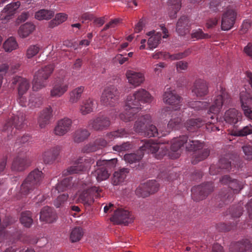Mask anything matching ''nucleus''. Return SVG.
I'll use <instances>...</instances> for the list:
<instances>
[{
    "instance_id": "obj_1",
    "label": "nucleus",
    "mask_w": 252,
    "mask_h": 252,
    "mask_svg": "<svg viewBox=\"0 0 252 252\" xmlns=\"http://www.w3.org/2000/svg\"><path fill=\"white\" fill-rule=\"evenodd\" d=\"M182 99L176 91L171 88H166L163 94V102L175 107L174 110H171V107H166L162 110L163 118L171 117L168 124V128L170 129L178 128L182 121V115L180 111Z\"/></svg>"
},
{
    "instance_id": "obj_2",
    "label": "nucleus",
    "mask_w": 252,
    "mask_h": 252,
    "mask_svg": "<svg viewBox=\"0 0 252 252\" xmlns=\"http://www.w3.org/2000/svg\"><path fill=\"white\" fill-rule=\"evenodd\" d=\"M152 99L149 92L143 89L129 94L126 100L125 111L119 115L120 119L125 122L133 121L137 116L138 110L141 109V103H150Z\"/></svg>"
},
{
    "instance_id": "obj_3",
    "label": "nucleus",
    "mask_w": 252,
    "mask_h": 252,
    "mask_svg": "<svg viewBox=\"0 0 252 252\" xmlns=\"http://www.w3.org/2000/svg\"><path fill=\"white\" fill-rule=\"evenodd\" d=\"M43 178V173L38 169L31 171L22 184L17 199H19L24 196L30 194H37L39 190L38 187Z\"/></svg>"
},
{
    "instance_id": "obj_4",
    "label": "nucleus",
    "mask_w": 252,
    "mask_h": 252,
    "mask_svg": "<svg viewBox=\"0 0 252 252\" xmlns=\"http://www.w3.org/2000/svg\"><path fill=\"white\" fill-rule=\"evenodd\" d=\"M189 143L187 146V150L193 152L191 162L193 164L206 159L210 155V150L205 148V143L199 140L194 139L190 136Z\"/></svg>"
},
{
    "instance_id": "obj_5",
    "label": "nucleus",
    "mask_w": 252,
    "mask_h": 252,
    "mask_svg": "<svg viewBox=\"0 0 252 252\" xmlns=\"http://www.w3.org/2000/svg\"><path fill=\"white\" fill-rule=\"evenodd\" d=\"M231 98L225 89L220 87V90L214 97L212 105L208 112L207 118L214 120L216 115L220 112L223 105H226L230 102Z\"/></svg>"
},
{
    "instance_id": "obj_6",
    "label": "nucleus",
    "mask_w": 252,
    "mask_h": 252,
    "mask_svg": "<svg viewBox=\"0 0 252 252\" xmlns=\"http://www.w3.org/2000/svg\"><path fill=\"white\" fill-rule=\"evenodd\" d=\"M25 115L21 111H18L16 115L11 116L4 125L2 131L6 132L7 136L10 137L13 133H15L17 129L23 128L25 123Z\"/></svg>"
},
{
    "instance_id": "obj_7",
    "label": "nucleus",
    "mask_w": 252,
    "mask_h": 252,
    "mask_svg": "<svg viewBox=\"0 0 252 252\" xmlns=\"http://www.w3.org/2000/svg\"><path fill=\"white\" fill-rule=\"evenodd\" d=\"M157 143H152L150 141L143 143L136 153L125 154V160L130 164L139 161L143 157L144 152L147 153H154L159 149Z\"/></svg>"
},
{
    "instance_id": "obj_8",
    "label": "nucleus",
    "mask_w": 252,
    "mask_h": 252,
    "mask_svg": "<svg viewBox=\"0 0 252 252\" xmlns=\"http://www.w3.org/2000/svg\"><path fill=\"white\" fill-rule=\"evenodd\" d=\"M54 68L52 64H49L42 67L35 73L32 82L34 91H38L47 86V80L52 73Z\"/></svg>"
},
{
    "instance_id": "obj_9",
    "label": "nucleus",
    "mask_w": 252,
    "mask_h": 252,
    "mask_svg": "<svg viewBox=\"0 0 252 252\" xmlns=\"http://www.w3.org/2000/svg\"><path fill=\"white\" fill-rule=\"evenodd\" d=\"M111 124L109 117L99 114L88 121L87 127L91 130L101 131L107 129Z\"/></svg>"
},
{
    "instance_id": "obj_10",
    "label": "nucleus",
    "mask_w": 252,
    "mask_h": 252,
    "mask_svg": "<svg viewBox=\"0 0 252 252\" xmlns=\"http://www.w3.org/2000/svg\"><path fill=\"white\" fill-rule=\"evenodd\" d=\"M119 99V93L117 88L114 86H110L104 90L100 101L104 105L113 107L118 103Z\"/></svg>"
},
{
    "instance_id": "obj_11",
    "label": "nucleus",
    "mask_w": 252,
    "mask_h": 252,
    "mask_svg": "<svg viewBox=\"0 0 252 252\" xmlns=\"http://www.w3.org/2000/svg\"><path fill=\"white\" fill-rule=\"evenodd\" d=\"M206 124L205 127L209 131H219V127L214 125V122H206L205 119L201 118L191 119L188 120L186 123V126L189 132L196 131L198 128Z\"/></svg>"
},
{
    "instance_id": "obj_12",
    "label": "nucleus",
    "mask_w": 252,
    "mask_h": 252,
    "mask_svg": "<svg viewBox=\"0 0 252 252\" xmlns=\"http://www.w3.org/2000/svg\"><path fill=\"white\" fill-rule=\"evenodd\" d=\"M29 149L28 147L24 146L18 150V155L14 158L12 164L11 168L12 170L18 172L23 171L29 166L26 156Z\"/></svg>"
},
{
    "instance_id": "obj_13",
    "label": "nucleus",
    "mask_w": 252,
    "mask_h": 252,
    "mask_svg": "<svg viewBox=\"0 0 252 252\" xmlns=\"http://www.w3.org/2000/svg\"><path fill=\"white\" fill-rule=\"evenodd\" d=\"M190 138V137L189 138L187 135H182L174 138L171 143V151L169 153L170 158L172 159L178 158L180 156L181 151L185 145L187 149V146Z\"/></svg>"
},
{
    "instance_id": "obj_14",
    "label": "nucleus",
    "mask_w": 252,
    "mask_h": 252,
    "mask_svg": "<svg viewBox=\"0 0 252 252\" xmlns=\"http://www.w3.org/2000/svg\"><path fill=\"white\" fill-rule=\"evenodd\" d=\"M214 185L212 183H207L191 189V197L195 201L203 200L213 191Z\"/></svg>"
},
{
    "instance_id": "obj_15",
    "label": "nucleus",
    "mask_w": 252,
    "mask_h": 252,
    "mask_svg": "<svg viewBox=\"0 0 252 252\" xmlns=\"http://www.w3.org/2000/svg\"><path fill=\"white\" fill-rule=\"evenodd\" d=\"M69 83L63 78L55 79L50 90L52 97L58 98L63 96L68 90Z\"/></svg>"
},
{
    "instance_id": "obj_16",
    "label": "nucleus",
    "mask_w": 252,
    "mask_h": 252,
    "mask_svg": "<svg viewBox=\"0 0 252 252\" xmlns=\"http://www.w3.org/2000/svg\"><path fill=\"white\" fill-rule=\"evenodd\" d=\"M240 100L241 108L245 116L250 121H252V94L246 91H242L240 94Z\"/></svg>"
},
{
    "instance_id": "obj_17",
    "label": "nucleus",
    "mask_w": 252,
    "mask_h": 252,
    "mask_svg": "<svg viewBox=\"0 0 252 252\" xmlns=\"http://www.w3.org/2000/svg\"><path fill=\"white\" fill-rule=\"evenodd\" d=\"M159 184L155 180H150L141 185L135 190L136 194L139 197H146L154 193L158 189Z\"/></svg>"
},
{
    "instance_id": "obj_18",
    "label": "nucleus",
    "mask_w": 252,
    "mask_h": 252,
    "mask_svg": "<svg viewBox=\"0 0 252 252\" xmlns=\"http://www.w3.org/2000/svg\"><path fill=\"white\" fill-rule=\"evenodd\" d=\"M110 220L116 224L124 223L127 225L134 220L132 214L123 209H118L114 211V215L111 217Z\"/></svg>"
},
{
    "instance_id": "obj_19",
    "label": "nucleus",
    "mask_w": 252,
    "mask_h": 252,
    "mask_svg": "<svg viewBox=\"0 0 252 252\" xmlns=\"http://www.w3.org/2000/svg\"><path fill=\"white\" fill-rule=\"evenodd\" d=\"M101 190L96 187L90 188L81 192L78 198L80 202L85 204H91L94 201V197H100Z\"/></svg>"
},
{
    "instance_id": "obj_20",
    "label": "nucleus",
    "mask_w": 252,
    "mask_h": 252,
    "mask_svg": "<svg viewBox=\"0 0 252 252\" xmlns=\"http://www.w3.org/2000/svg\"><path fill=\"white\" fill-rule=\"evenodd\" d=\"M72 125L71 119L65 117L58 121L54 128V134L58 136H63L70 131Z\"/></svg>"
},
{
    "instance_id": "obj_21",
    "label": "nucleus",
    "mask_w": 252,
    "mask_h": 252,
    "mask_svg": "<svg viewBox=\"0 0 252 252\" xmlns=\"http://www.w3.org/2000/svg\"><path fill=\"white\" fill-rule=\"evenodd\" d=\"M236 17V12L233 10H228L221 18V29L223 31L231 29L235 23Z\"/></svg>"
},
{
    "instance_id": "obj_22",
    "label": "nucleus",
    "mask_w": 252,
    "mask_h": 252,
    "mask_svg": "<svg viewBox=\"0 0 252 252\" xmlns=\"http://www.w3.org/2000/svg\"><path fill=\"white\" fill-rule=\"evenodd\" d=\"M137 117H138L137 120L135 122L133 126L134 130L136 132L143 135L146 127L151 122V116L148 114L140 116V115L137 114V116L136 118Z\"/></svg>"
},
{
    "instance_id": "obj_23",
    "label": "nucleus",
    "mask_w": 252,
    "mask_h": 252,
    "mask_svg": "<svg viewBox=\"0 0 252 252\" xmlns=\"http://www.w3.org/2000/svg\"><path fill=\"white\" fill-rule=\"evenodd\" d=\"M192 93L198 97H202L208 93V87L207 82L201 79L196 80L192 87Z\"/></svg>"
},
{
    "instance_id": "obj_24",
    "label": "nucleus",
    "mask_w": 252,
    "mask_h": 252,
    "mask_svg": "<svg viewBox=\"0 0 252 252\" xmlns=\"http://www.w3.org/2000/svg\"><path fill=\"white\" fill-rule=\"evenodd\" d=\"M53 110L51 107L49 106L44 109L39 114L37 119V123L41 128H45L50 124V120L53 117Z\"/></svg>"
},
{
    "instance_id": "obj_25",
    "label": "nucleus",
    "mask_w": 252,
    "mask_h": 252,
    "mask_svg": "<svg viewBox=\"0 0 252 252\" xmlns=\"http://www.w3.org/2000/svg\"><path fill=\"white\" fill-rule=\"evenodd\" d=\"M61 148L57 146L47 150L42 154L43 160L45 164H51L59 155Z\"/></svg>"
},
{
    "instance_id": "obj_26",
    "label": "nucleus",
    "mask_w": 252,
    "mask_h": 252,
    "mask_svg": "<svg viewBox=\"0 0 252 252\" xmlns=\"http://www.w3.org/2000/svg\"><path fill=\"white\" fill-rule=\"evenodd\" d=\"M126 76L129 83L134 87L140 86L145 79L144 76L142 73L133 70H127L126 72Z\"/></svg>"
},
{
    "instance_id": "obj_27",
    "label": "nucleus",
    "mask_w": 252,
    "mask_h": 252,
    "mask_svg": "<svg viewBox=\"0 0 252 252\" xmlns=\"http://www.w3.org/2000/svg\"><path fill=\"white\" fill-rule=\"evenodd\" d=\"M57 215L54 209L50 207H44L40 212V220L47 223H52L56 220Z\"/></svg>"
},
{
    "instance_id": "obj_28",
    "label": "nucleus",
    "mask_w": 252,
    "mask_h": 252,
    "mask_svg": "<svg viewBox=\"0 0 252 252\" xmlns=\"http://www.w3.org/2000/svg\"><path fill=\"white\" fill-rule=\"evenodd\" d=\"M97 105V102L94 99L89 98L82 101L79 107V111L83 115H86L93 112Z\"/></svg>"
},
{
    "instance_id": "obj_29",
    "label": "nucleus",
    "mask_w": 252,
    "mask_h": 252,
    "mask_svg": "<svg viewBox=\"0 0 252 252\" xmlns=\"http://www.w3.org/2000/svg\"><path fill=\"white\" fill-rule=\"evenodd\" d=\"M168 130H158L157 127L153 125H149L147 126L146 129L144 131V133L143 135L145 136H148L149 137H160L162 136H165L168 133H169L172 129H170L167 127Z\"/></svg>"
},
{
    "instance_id": "obj_30",
    "label": "nucleus",
    "mask_w": 252,
    "mask_h": 252,
    "mask_svg": "<svg viewBox=\"0 0 252 252\" xmlns=\"http://www.w3.org/2000/svg\"><path fill=\"white\" fill-rule=\"evenodd\" d=\"M13 84H18V95H23L30 88V83L28 80L20 76H16L12 79Z\"/></svg>"
},
{
    "instance_id": "obj_31",
    "label": "nucleus",
    "mask_w": 252,
    "mask_h": 252,
    "mask_svg": "<svg viewBox=\"0 0 252 252\" xmlns=\"http://www.w3.org/2000/svg\"><path fill=\"white\" fill-rule=\"evenodd\" d=\"M190 25L189 18L185 16H182L178 20L176 30L180 35H184L189 32Z\"/></svg>"
},
{
    "instance_id": "obj_32",
    "label": "nucleus",
    "mask_w": 252,
    "mask_h": 252,
    "mask_svg": "<svg viewBox=\"0 0 252 252\" xmlns=\"http://www.w3.org/2000/svg\"><path fill=\"white\" fill-rule=\"evenodd\" d=\"M241 116V113L236 109H230L225 112L224 119L226 123L231 125H235L237 123Z\"/></svg>"
},
{
    "instance_id": "obj_33",
    "label": "nucleus",
    "mask_w": 252,
    "mask_h": 252,
    "mask_svg": "<svg viewBox=\"0 0 252 252\" xmlns=\"http://www.w3.org/2000/svg\"><path fill=\"white\" fill-rule=\"evenodd\" d=\"M91 133L86 128H79L72 134V138L74 142L81 143L86 140Z\"/></svg>"
},
{
    "instance_id": "obj_34",
    "label": "nucleus",
    "mask_w": 252,
    "mask_h": 252,
    "mask_svg": "<svg viewBox=\"0 0 252 252\" xmlns=\"http://www.w3.org/2000/svg\"><path fill=\"white\" fill-rule=\"evenodd\" d=\"M107 145V142L104 138H99L95 140L93 144L86 145L83 149V152L84 153L92 152L95 151L96 149L105 147Z\"/></svg>"
},
{
    "instance_id": "obj_35",
    "label": "nucleus",
    "mask_w": 252,
    "mask_h": 252,
    "mask_svg": "<svg viewBox=\"0 0 252 252\" xmlns=\"http://www.w3.org/2000/svg\"><path fill=\"white\" fill-rule=\"evenodd\" d=\"M128 172L129 170L127 168H123L115 172L112 180L113 185L117 186L123 183Z\"/></svg>"
},
{
    "instance_id": "obj_36",
    "label": "nucleus",
    "mask_w": 252,
    "mask_h": 252,
    "mask_svg": "<svg viewBox=\"0 0 252 252\" xmlns=\"http://www.w3.org/2000/svg\"><path fill=\"white\" fill-rule=\"evenodd\" d=\"M109 175L107 169L103 166H97L95 170L91 173L92 177H94L99 182L106 180Z\"/></svg>"
},
{
    "instance_id": "obj_37",
    "label": "nucleus",
    "mask_w": 252,
    "mask_h": 252,
    "mask_svg": "<svg viewBox=\"0 0 252 252\" xmlns=\"http://www.w3.org/2000/svg\"><path fill=\"white\" fill-rule=\"evenodd\" d=\"M252 240L248 239H243L235 244V252H251Z\"/></svg>"
},
{
    "instance_id": "obj_38",
    "label": "nucleus",
    "mask_w": 252,
    "mask_h": 252,
    "mask_svg": "<svg viewBox=\"0 0 252 252\" xmlns=\"http://www.w3.org/2000/svg\"><path fill=\"white\" fill-rule=\"evenodd\" d=\"M147 35L151 36L148 40V45L150 49L156 48L159 43L161 39V34L160 32L151 31L147 33Z\"/></svg>"
},
{
    "instance_id": "obj_39",
    "label": "nucleus",
    "mask_w": 252,
    "mask_h": 252,
    "mask_svg": "<svg viewBox=\"0 0 252 252\" xmlns=\"http://www.w3.org/2000/svg\"><path fill=\"white\" fill-rule=\"evenodd\" d=\"M86 165L78 163V158L74 161L73 165L63 172L64 176L78 173L85 170Z\"/></svg>"
},
{
    "instance_id": "obj_40",
    "label": "nucleus",
    "mask_w": 252,
    "mask_h": 252,
    "mask_svg": "<svg viewBox=\"0 0 252 252\" xmlns=\"http://www.w3.org/2000/svg\"><path fill=\"white\" fill-rule=\"evenodd\" d=\"M34 26L31 23H26L20 26L18 33L20 37L25 38L29 36L34 30Z\"/></svg>"
},
{
    "instance_id": "obj_41",
    "label": "nucleus",
    "mask_w": 252,
    "mask_h": 252,
    "mask_svg": "<svg viewBox=\"0 0 252 252\" xmlns=\"http://www.w3.org/2000/svg\"><path fill=\"white\" fill-rule=\"evenodd\" d=\"M54 14L52 10L43 9L35 12L34 16L38 20H48L51 19Z\"/></svg>"
},
{
    "instance_id": "obj_42",
    "label": "nucleus",
    "mask_w": 252,
    "mask_h": 252,
    "mask_svg": "<svg viewBox=\"0 0 252 252\" xmlns=\"http://www.w3.org/2000/svg\"><path fill=\"white\" fill-rule=\"evenodd\" d=\"M20 2L17 1L11 2L7 4L3 9V11L6 13L5 18L8 19L10 17L14 15L16 10L19 7Z\"/></svg>"
},
{
    "instance_id": "obj_43",
    "label": "nucleus",
    "mask_w": 252,
    "mask_h": 252,
    "mask_svg": "<svg viewBox=\"0 0 252 252\" xmlns=\"http://www.w3.org/2000/svg\"><path fill=\"white\" fill-rule=\"evenodd\" d=\"M84 91V87L80 86L73 90L70 93L69 102L74 103L78 102L80 99L82 94Z\"/></svg>"
},
{
    "instance_id": "obj_44",
    "label": "nucleus",
    "mask_w": 252,
    "mask_h": 252,
    "mask_svg": "<svg viewBox=\"0 0 252 252\" xmlns=\"http://www.w3.org/2000/svg\"><path fill=\"white\" fill-rule=\"evenodd\" d=\"M252 134V126L250 124L241 129L233 130L231 135L234 136L244 137Z\"/></svg>"
},
{
    "instance_id": "obj_45",
    "label": "nucleus",
    "mask_w": 252,
    "mask_h": 252,
    "mask_svg": "<svg viewBox=\"0 0 252 252\" xmlns=\"http://www.w3.org/2000/svg\"><path fill=\"white\" fill-rule=\"evenodd\" d=\"M128 135V133L124 129H120L117 130L113 131L108 133L106 134V138L112 141L117 138L126 137Z\"/></svg>"
},
{
    "instance_id": "obj_46",
    "label": "nucleus",
    "mask_w": 252,
    "mask_h": 252,
    "mask_svg": "<svg viewBox=\"0 0 252 252\" xmlns=\"http://www.w3.org/2000/svg\"><path fill=\"white\" fill-rule=\"evenodd\" d=\"M20 221L25 227H30L33 221L31 212L27 211L22 213Z\"/></svg>"
},
{
    "instance_id": "obj_47",
    "label": "nucleus",
    "mask_w": 252,
    "mask_h": 252,
    "mask_svg": "<svg viewBox=\"0 0 252 252\" xmlns=\"http://www.w3.org/2000/svg\"><path fill=\"white\" fill-rule=\"evenodd\" d=\"M117 159L116 158L110 159H100L96 162L97 166H103L105 168L111 169L116 166Z\"/></svg>"
},
{
    "instance_id": "obj_48",
    "label": "nucleus",
    "mask_w": 252,
    "mask_h": 252,
    "mask_svg": "<svg viewBox=\"0 0 252 252\" xmlns=\"http://www.w3.org/2000/svg\"><path fill=\"white\" fill-rule=\"evenodd\" d=\"M72 177H67L63 179L61 182L59 183L56 186V189L59 192L63 191L71 187L72 183Z\"/></svg>"
},
{
    "instance_id": "obj_49",
    "label": "nucleus",
    "mask_w": 252,
    "mask_h": 252,
    "mask_svg": "<svg viewBox=\"0 0 252 252\" xmlns=\"http://www.w3.org/2000/svg\"><path fill=\"white\" fill-rule=\"evenodd\" d=\"M17 47L18 44L15 39L13 37L8 38L3 45V47L6 52H11L16 49Z\"/></svg>"
},
{
    "instance_id": "obj_50",
    "label": "nucleus",
    "mask_w": 252,
    "mask_h": 252,
    "mask_svg": "<svg viewBox=\"0 0 252 252\" xmlns=\"http://www.w3.org/2000/svg\"><path fill=\"white\" fill-rule=\"evenodd\" d=\"M83 235V231L81 228L78 227L73 228L70 235V239L72 242L79 241Z\"/></svg>"
},
{
    "instance_id": "obj_51",
    "label": "nucleus",
    "mask_w": 252,
    "mask_h": 252,
    "mask_svg": "<svg viewBox=\"0 0 252 252\" xmlns=\"http://www.w3.org/2000/svg\"><path fill=\"white\" fill-rule=\"evenodd\" d=\"M191 52V50L190 49H188L183 52L178 53L172 55H170L168 53L167 54H165L164 55L167 56V58L170 59L172 61H174L180 60L184 58H186V57L190 55Z\"/></svg>"
},
{
    "instance_id": "obj_52",
    "label": "nucleus",
    "mask_w": 252,
    "mask_h": 252,
    "mask_svg": "<svg viewBox=\"0 0 252 252\" xmlns=\"http://www.w3.org/2000/svg\"><path fill=\"white\" fill-rule=\"evenodd\" d=\"M244 183L236 179H233L229 185V188L233 190L234 193H238L243 188Z\"/></svg>"
},
{
    "instance_id": "obj_53",
    "label": "nucleus",
    "mask_w": 252,
    "mask_h": 252,
    "mask_svg": "<svg viewBox=\"0 0 252 252\" xmlns=\"http://www.w3.org/2000/svg\"><path fill=\"white\" fill-rule=\"evenodd\" d=\"M169 5L170 8L174 11L173 15L170 14V16L173 18L175 17L177 13L181 7V0H169Z\"/></svg>"
},
{
    "instance_id": "obj_54",
    "label": "nucleus",
    "mask_w": 252,
    "mask_h": 252,
    "mask_svg": "<svg viewBox=\"0 0 252 252\" xmlns=\"http://www.w3.org/2000/svg\"><path fill=\"white\" fill-rule=\"evenodd\" d=\"M209 103L205 101H195L190 102L189 106L195 111L203 110L208 107Z\"/></svg>"
},
{
    "instance_id": "obj_55",
    "label": "nucleus",
    "mask_w": 252,
    "mask_h": 252,
    "mask_svg": "<svg viewBox=\"0 0 252 252\" xmlns=\"http://www.w3.org/2000/svg\"><path fill=\"white\" fill-rule=\"evenodd\" d=\"M219 196L222 202L224 204H227L232 200L233 195L231 192H229L227 191V190H225L219 194Z\"/></svg>"
},
{
    "instance_id": "obj_56",
    "label": "nucleus",
    "mask_w": 252,
    "mask_h": 252,
    "mask_svg": "<svg viewBox=\"0 0 252 252\" xmlns=\"http://www.w3.org/2000/svg\"><path fill=\"white\" fill-rule=\"evenodd\" d=\"M211 36L207 33H204L201 29L193 31L191 33L192 38L197 39L209 38Z\"/></svg>"
},
{
    "instance_id": "obj_57",
    "label": "nucleus",
    "mask_w": 252,
    "mask_h": 252,
    "mask_svg": "<svg viewBox=\"0 0 252 252\" xmlns=\"http://www.w3.org/2000/svg\"><path fill=\"white\" fill-rule=\"evenodd\" d=\"M41 104L42 100L40 97H36L34 95L30 96L28 104L30 107H38Z\"/></svg>"
},
{
    "instance_id": "obj_58",
    "label": "nucleus",
    "mask_w": 252,
    "mask_h": 252,
    "mask_svg": "<svg viewBox=\"0 0 252 252\" xmlns=\"http://www.w3.org/2000/svg\"><path fill=\"white\" fill-rule=\"evenodd\" d=\"M243 207L239 205L236 207H233L229 210V213L232 218H239L242 214L243 211Z\"/></svg>"
},
{
    "instance_id": "obj_59",
    "label": "nucleus",
    "mask_w": 252,
    "mask_h": 252,
    "mask_svg": "<svg viewBox=\"0 0 252 252\" xmlns=\"http://www.w3.org/2000/svg\"><path fill=\"white\" fill-rule=\"evenodd\" d=\"M39 46L37 45L30 46L27 51V58L30 59L35 56L39 52Z\"/></svg>"
},
{
    "instance_id": "obj_60",
    "label": "nucleus",
    "mask_w": 252,
    "mask_h": 252,
    "mask_svg": "<svg viewBox=\"0 0 252 252\" xmlns=\"http://www.w3.org/2000/svg\"><path fill=\"white\" fill-rule=\"evenodd\" d=\"M68 198L67 194H63L59 195L54 201V205L57 208L62 206Z\"/></svg>"
},
{
    "instance_id": "obj_61",
    "label": "nucleus",
    "mask_w": 252,
    "mask_h": 252,
    "mask_svg": "<svg viewBox=\"0 0 252 252\" xmlns=\"http://www.w3.org/2000/svg\"><path fill=\"white\" fill-rule=\"evenodd\" d=\"M94 162L93 159L87 157H82L78 158V163L86 165L85 170Z\"/></svg>"
},
{
    "instance_id": "obj_62",
    "label": "nucleus",
    "mask_w": 252,
    "mask_h": 252,
    "mask_svg": "<svg viewBox=\"0 0 252 252\" xmlns=\"http://www.w3.org/2000/svg\"><path fill=\"white\" fill-rule=\"evenodd\" d=\"M242 148L245 155L244 158L247 160L252 159V146L246 144L244 145Z\"/></svg>"
},
{
    "instance_id": "obj_63",
    "label": "nucleus",
    "mask_w": 252,
    "mask_h": 252,
    "mask_svg": "<svg viewBox=\"0 0 252 252\" xmlns=\"http://www.w3.org/2000/svg\"><path fill=\"white\" fill-rule=\"evenodd\" d=\"M218 166L220 169L229 170L231 167V162L226 158H221L219 161Z\"/></svg>"
},
{
    "instance_id": "obj_64",
    "label": "nucleus",
    "mask_w": 252,
    "mask_h": 252,
    "mask_svg": "<svg viewBox=\"0 0 252 252\" xmlns=\"http://www.w3.org/2000/svg\"><path fill=\"white\" fill-rule=\"evenodd\" d=\"M130 148V144L129 142H126L120 145H116L113 147L114 151L123 152L128 150Z\"/></svg>"
}]
</instances>
